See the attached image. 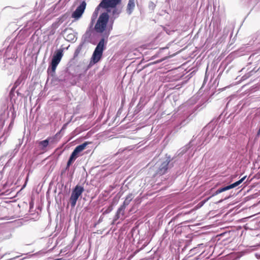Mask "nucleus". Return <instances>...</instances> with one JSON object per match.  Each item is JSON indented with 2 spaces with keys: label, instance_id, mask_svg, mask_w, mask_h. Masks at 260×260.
<instances>
[{
  "label": "nucleus",
  "instance_id": "nucleus-9",
  "mask_svg": "<svg viewBox=\"0 0 260 260\" xmlns=\"http://www.w3.org/2000/svg\"><path fill=\"white\" fill-rule=\"evenodd\" d=\"M92 24H91V26L89 28L86 30L84 35H83V38L85 42L91 43L92 42V36L94 33L93 29L91 28Z\"/></svg>",
  "mask_w": 260,
  "mask_h": 260
},
{
  "label": "nucleus",
  "instance_id": "nucleus-12",
  "mask_svg": "<svg viewBox=\"0 0 260 260\" xmlns=\"http://www.w3.org/2000/svg\"><path fill=\"white\" fill-rule=\"evenodd\" d=\"M135 7V0H128V4L127 6V13L130 15L132 14Z\"/></svg>",
  "mask_w": 260,
  "mask_h": 260
},
{
  "label": "nucleus",
  "instance_id": "nucleus-20",
  "mask_svg": "<svg viewBox=\"0 0 260 260\" xmlns=\"http://www.w3.org/2000/svg\"><path fill=\"white\" fill-rule=\"evenodd\" d=\"M82 44H80V45H79L78 46V47L76 48V49L74 52V57H76L77 56H78V55H79V53L80 52V51L82 49Z\"/></svg>",
  "mask_w": 260,
  "mask_h": 260
},
{
  "label": "nucleus",
  "instance_id": "nucleus-4",
  "mask_svg": "<svg viewBox=\"0 0 260 260\" xmlns=\"http://www.w3.org/2000/svg\"><path fill=\"white\" fill-rule=\"evenodd\" d=\"M121 3V0H102L100 3V6L105 9L104 11L107 12L108 14L110 12V8H115Z\"/></svg>",
  "mask_w": 260,
  "mask_h": 260
},
{
  "label": "nucleus",
  "instance_id": "nucleus-23",
  "mask_svg": "<svg viewBox=\"0 0 260 260\" xmlns=\"http://www.w3.org/2000/svg\"><path fill=\"white\" fill-rule=\"evenodd\" d=\"M14 150L13 151H10V152H9L7 153L6 155H9V157H10V160L11 159H12V158H13L14 157V156L15 155V153L14 152Z\"/></svg>",
  "mask_w": 260,
  "mask_h": 260
},
{
  "label": "nucleus",
  "instance_id": "nucleus-7",
  "mask_svg": "<svg viewBox=\"0 0 260 260\" xmlns=\"http://www.w3.org/2000/svg\"><path fill=\"white\" fill-rule=\"evenodd\" d=\"M170 161L171 158L169 157H168L165 161H163L156 170V175L160 176L165 174L169 168Z\"/></svg>",
  "mask_w": 260,
  "mask_h": 260
},
{
  "label": "nucleus",
  "instance_id": "nucleus-31",
  "mask_svg": "<svg viewBox=\"0 0 260 260\" xmlns=\"http://www.w3.org/2000/svg\"><path fill=\"white\" fill-rule=\"evenodd\" d=\"M112 28V26H110V27H109V30L111 29Z\"/></svg>",
  "mask_w": 260,
  "mask_h": 260
},
{
  "label": "nucleus",
  "instance_id": "nucleus-28",
  "mask_svg": "<svg viewBox=\"0 0 260 260\" xmlns=\"http://www.w3.org/2000/svg\"><path fill=\"white\" fill-rule=\"evenodd\" d=\"M70 166H68V164H67V166H66V170H68L69 168H70Z\"/></svg>",
  "mask_w": 260,
  "mask_h": 260
},
{
  "label": "nucleus",
  "instance_id": "nucleus-32",
  "mask_svg": "<svg viewBox=\"0 0 260 260\" xmlns=\"http://www.w3.org/2000/svg\"><path fill=\"white\" fill-rule=\"evenodd\" d=\"M222 201H223V200H220L219 201V203L221 202Z\"/></svg>",
  "mask_w": 260,
  "mask_h": 260
},
{
  "label": "nucleus",
  "instance_id": "nucleus-13",
  "mask_svg": "<svg viewBox=\"0 0 260 260\" xmlns=\"http://www.w3.org/2000/svg\"><path fill=\"white\" fill-rule=\"evenodd\" d=\"M246 178V176H244L243 178H242L239 180L230 184L229 185L226 186V188H228V190H229L230 189L233 188L234 187H236L238 186L239 185H240Z\"/></svg>",
  "mask_w": 260,
  "mask_h": 260
},
{
  "label": "nucleus",
  "instance_id": "nucleus-14",
  "mask_svg": "<svg viewBox=\"0 0 260 260\" xmlns=\"http://www.w3.org/2000/svg\"><path fill=\"white\" fill-rule=\"evenodd\" d=\"M190 143H191V142H190L189 144L185 145V146H184L183 147H182L180 149H179L177 151L178 155H179V156L182 155L183 154H184L185 153H186L187 152V151L188 150V149L190 147Z\"/></svg>",
  "mask_w": 260,
  "mask_h": 260
},
{
  "label": "nucleus",
  "instance_id": "nucleus-3",
  "mask_svg": "<svg viewBox=\"0 0 260 260\" xmlns=\"http://www.w3.org/2000/svg\"><path fill=\"white\" fill-rule=\"evenodd\" d=\"M84 191V187L78 185H77L72 190L70 198V202L72 208L75 207L78 199L81 196Z\"/></svg>",
  "mask_w": 260,
  "mask_h": 260
},
{
  "label": "nucleus",
  "instance_id": "nucleus-19",
  "mask_svg": "<svg viewBox=\"0 0 260 260\" xmlns=\"http://www.w3.org/2000/svg\"><path fill=\"white\" fill-rule=\"evenodd\" d=\"M113 9L112 10V15L114 17V18H117L119 14L120 13V11L118 10V9H117L116 7L115 8H112Z\"/></svg>",
  "mask_w": 260,
  "mask_h": 260
},
{
  "label": "nucleus",
  "instance_id": "nucleus-18",
  "mask_svg": "<svg viewBox=\"0 0 260 260\" xmlns=\"http://www.w3.org/2000/svg\"><path fill=\"white\" fill-rule=\"evenodd\" d=\"M77 158V156L72 153L67 162L68 166H70Z\"/></svg>",
  "mask_w": 260,
  "mask_h": 260
},
{
  "label": "nucleus",
  "instance_id": "nucleus-15",
  "mask_svg": "<svg viewBox=\"0 0 260 260\" xmlns=\"http://www.w3.org/2000/svg\"><path fill=\"white\" fill-rule=\"evenodd\" d=\"M133 198L134 197L132 193L128 194L126 196L124 201L122 205L126 207L127 205H128V204H129L130 202L132 200Z\"/></svg>",
  "mask_w": 260,
  "mask_h": 260
},
{
  "label": "nucleus",
  "instance_id": "nucleus-22",
  "mask_svg": "<svg viewBox=\"0 0 260 260\" xmlns=\"http://www.w3.org/2000/svg\"><path fill=\"white\" fill-rule=\"evenodd\" d=\"M156 7L155 4L152 2H150L148 4V8L150 10L153 11Z\"/></svg>",
  "mask_w": 260,
  "mask_h": 260
},
{
  "label": "nucleus",
  "instance_id": "nucleus-26",
  "mask_svg": "<svg viewBox=\"0 0 260 260\" xmlns=\"http://www.w3.org/2000/svg\"><path fill=\"white\" fill-rule=\"evenodd\" d=\"M211 137H212V136H210V138H206V139L205 140V141H205L206 143H208Z\"/></svg>",
  "mask_w": 260,
  "mask_h": 260
},
{
  "label": "nucleus",
  "instance_id": "nucleus-17",
  "mask_svg": "<svg viewBox=\"0 0 260 260\" xmlns=\"http://www.w3.org/2000/svg\"><path fill=\"white\" fill-rule=\"evenodd\" d=\"M102 8V6H100V4L98 5V6L96 7L95 10H94V12L93 13L92 16V22L91 24H92L93 19L96 18L99 14V11L101 10Z\"/></svg>",
  "mask_w": 260,
  "mask_h": 260
},
{
  "label": "nucleus",
  "instance_id": "nucleus-10",
  "mask_svg": "<svg viewBox=\"0 0 260 260\" xmlns=\"http://www.w3.org/2000/svg\"><path fill=\"white\" fill-rule=\"evenodd\" d=\"M88 144L89 143L88 142H85L82 144L77 146L72 153L78 157L79 155V153L85 149Z\"/></svg>",
  "mask_w": 260,
  "mask_h": 260
},
{
  "label": "nucleus",
  "instance_id": "nucleus-24",
  "mask_svg": "<svg viewBox=\"0 0 260 260\" xmlns=\"http://www.w3.org/2000/svg\"><path fill=\"white\" fill-rule=\"evenodd\" d=\"M113 210V207L112 206L108 207V208L104 212V214H108L111 212Z\"/></svg>",
  "mask_w": 260,
  "mask_h": 260
},
{
  "label": "nucleus",
  "instance_id": "nucleus-27",
  "mask_svg": "<svg viewBox=\"0 0 260 260\" xmlns=\"http://www.w3.org/2000/svg\"><path fill=\"white\" fill-rule=\"evenodd\" d=\"M164 59H160V60H157L155 62H153V63H159V62H160L161 61H162V60H164Z\"/></svg>",
  "mask_w": 260,
  "mask_h": 260
},
{
  "label": "nucleus",
  "instance_id": "nucleus-11",
  "mask_svg": "<svg viewBox=\"0 0 260 260\" xmlns=\"http://www.w3.org/2000/svg\"><path fill=\"white\" fill-rule=\"evenodd\" d=\"M125 207L123 205H121L120 207L118 209L114 217L113 221L112 224L117 221L120 217V215H124V210L125 209Z\"/></svg>",
  "mask_w": 260,
  "mask_h": 260
},
{
  "label": "nucleus",
  "instance_id": "nucleus-30",
  "mask_svg": "<svg viewBox=\"0 0 260 260\" xmlns=\"http://www.w3.org/2000/svg\"><path fill=\"white\" fill-rule=\"evenodd\" d=\"M206 129H204V131H203L204 133H205L206 132Z\"/></svg>",
  "mask_w": 260,
  "mask_h": 260
},
{
  "label": "nucleus",
  "instance_id": "nucleus-5",
  "mask_svg": "<svg viewBox=\"0 0 260 260\" xmlns=\"http://www.w3.org/2000/svg\"><path fill=\"white\" fill-rule=\"evenodd\" d=\"M63 56V50L62 49H59L57 50L51 60V68L52 71L54 72L57 66L60 62L61 58Z\"/></svg>",
  "mask_w": 260,
  "mask_h": 260
},
{
  "label": "nucleus",
  "instance_id": "nucleus-25",
  "mask_svg": "<svg viewBox=\"0 0 260 260\" xmlns=\"http://www.w3.org/2000/svg\"><path fill=\"white\" fill-rule=\"evenodd\" d=\"M250 76H251L250 73H249L247 75L246 74V75H245L244 76H243L242 77V79L243 80H244V79H247V78L249 77Z\"/></svg>",
  "mask_w": 260,
  "mask_h": 260
},
{
  "label": "nucleus",
  "instance_id": "nucleus-2",
  "mask_svg": "<svg viewBox=\"0 0 260 260\" xmlns=\"http://www.w3.org/2000/svg\"><path fill=\"white\" fill-rule=\"evenodd\" d=\"M105 48V39L102 38L98 44L93 51L89 66L95 64L100 61L102 58Z\"/></svg>",
  "mask_w": 260,
  "mask_h": 260
},
{
  "label": "nucleus",
  "instance_id": "nucleus-16",
  "mask_svg": "<svg viewBox=\"0 0 260 260\" xmlns=\"http://www.w3.org/2000/svg\"><path fill=\"white\" fill-rule=\"evenodd\" d=\"M228 190V188H226V186H224V187H221V188H218L215 192H214L212 195L211 196H210V197H209L208 199H207V200L210 199L211 198H212V197H214L215 196H216L219 193H220L223 191H226Z\"/></svg>",
  "mask_w": 260,
  "mask_h": 260
},
{
  "label": "nucleus",
  "instance_id": "nucleus-6",
  "mask_svg": "<svg viewBox=\"0 0 260 260\" xmlns=\"http://www.w3.org/2000/svg\"><path fill=\"white\" fill-rule=\"evenodd\" d=\"M86 3L85 1H83L80 5L78 6L75 11L72 13V17L75 20L80 19L86 8Z\"/></svg>",
  "mask_w": 260,
  "mask_h": 260
},
{
  "label": "nucleus",
  "instance_id": "nucleus-1",
  "mask_svg": "<svg viewBox=\"0 0 260 260\" xmlns=\"http://www.w3.org/2000/svg\"><path fill=\"white\" fill-rule=\"evenodd\" d=\"M109 20V15L107 12L101 11L97 22L94 26V29L99 33H102L105 30Z\"/></svg>",
  "mask_w": 260,
  "mask_h": 260
},
{
  "label": "nucleus",
  "instance_id": "nucleus-21",
  "mask_svg": "<svg viewBox=\"0 0 260 260\" xmlns=\"http://www.w3.org/2000/svg\"><path fill=\"white\" fill-rule=\"evenodd\" d=\"M22 81V78L21 77H19L17 80L15 81V83H14V87L12 88V90H13V89L14 88H16L18 86H19L21 82Z\"/></svg>",
  "mask_w": 260,
  "mask_h": 260
},
{
  "label": "nucleus",
  "instance_id": "nucleus-8",
  "mask_svg": "<svg viewBox=\"0 0 260 260\" xmlns=\"http://www.w3.org/2000/svg\"><path fill=\"white\" fill-rule=\"evenodd\" d=\"M52 140L53 139L52 138L48 137L46 140L37 142V143L38 145V147H39L40 150L43 151H46V148L49 145V142L52 141Z\"/></svg>",
  "mask_w": 260,
  "mask_h": 260
},
{
  "label": "nucleus",
  "instance_id": "nucleus-29",
  "mask_svg": "<svg viewBox=\"0 0 260 260\" xmlns=\"http://www.w3.org/2000/svg\"><path fill=\"white\" fill-rule=\"evenodd\" d=\"M2 56V52L1 51H0V58H1Z\"/></svg>",
  "mask_w": 260,
  "mask_h": 260
},
{
  "label": "nucleus",
  "instance_id": "nucleus-33",
  "mask_svg": "<svg viewBox=\"0 0 260 260\" xmlns=\"http://www.w3.org/2000/svg\"><path fill=\"white\" fill-rule=\"evenodd\" d=\"M230 197H226L224 199H229Z\"/></svg>",
  "mask_w": 260,
  "mask_h": 260
}]
</instances>
